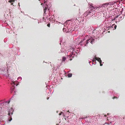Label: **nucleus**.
Listing matches in <instances>:
<instances>
[{
    "instance_id": "nucleus-30",
    "label": "nucleus",
    "mask_w": 125,
    "mask_h": 125,
    "mask_svg": "<svg viewBox=\"0 0 125 125\" xmlns=\"http://www.w3.org/2000/svg\"><path fill=\"white\" fill-rule=\"evenodd\" d=\"M69 116H68L66 118H65V119L66 120H67V119H69Z\"/></svg>"
},
{
    "instance_id": "nucleus-23",
    "label": "nucleus",
    "mask_w": 125,
    "mask_h": 125,
    "mask_svg": "<svg viewBox=\"0 0 125 125\" xmlns=\"http://www.w3.org/2000/svg\"><path fill=\"white\" fill-rule=\"evenodd\" d=\"M67 76L68 77H71L72 76V74L70 73H68L67 75Z\"/></svg>"
},
{
    "instance_id": "nucleus-27",
    "label": "nucleus",
    "mask_w": 125,
    "mask_h": 125,
    "mask_svg": "<svg viewBox=\"0 0 125 125\" xmlns=\"http://www.w3.org/2000/svg\"><path fill=\"white\" fill-rule=\"evenodd\" d=\"M63 39L62 38H61L60 39V44L61 45V43L62 42Z\"/></svg>"
},
{
    "instance_id": "nucleus-49",
    "label": "nucleus",
    "mask_w": 125,
    "mask_h": 125,
    "mask_svg": "<svg viewBox=\"0 0 125 125\" xmlns=\"http://www.w3.org/2000/svg\"><path fill=\"white\" fill-rule=\"evenodd\" d=\"M18 85V84H16V86H17Z\"/></svg>"
},
{
    "instance_id": "nucleus-56",
    "label": "nucleus",
    "mask_w": 125,
    "mask_h": 125,
    "mask_svg": "<svg viewBox=\"0 0 125 125\" xmlns=\"http://www.w3.org/2000/svg\"><path fill=\"white\" fill-rule=\"evenodd\" d=\"M124 18V17H123V18Z\"/></svg>"
},
{
    "instance_id": "nucleus-34",
    "label": "nucleus",
    "mask_w": 125,
    "mask_h": 125,
    "mask_svg": "<svg viewBox=\"0 0 125 125\" xmlns=\"http://www.w3.org/2000/svg\"><path fill=\"white\" fill-rule=\"evenodd\" d=\"M123 10H124V8H122V9L121 10V13H122V12L123 11Z\"/></svg>"
},
{
    "instance_id": "nucleus-22",
    "label": "nucleus",
    "mask_w": 125,
    "mask_h": 125,
    "mask_svg": "<svg viewBox=\"0 0 125 125\" xmlns=\"http://www.w3.org/2000/svg\"><path fill=\"white\" fill-rule=\"evenodd\" d=\"M94 60H92V65L90 63L92 62H89V63L90 65L92 66L93 64H94L93 63L94 62H95V61H94Z\"/></svg>"
},
{
    "instance_id": "nucleus-6",
    "label": "nucleus",
    "mask_w": 125,
    "mask_h": 125,
    "mask_svg": "<svg viewBox=\"0 0 125 125\" xmlns=\"http://www.w3.org/2000/svg\"><path fill=\"white\" fill-rule=\"evenodd\" d=\"M8 69L6 67H5L1 69H0V74L4 75L6 76H7Z\"/></svg>"
},
{
    "instance_id": "nucleus-35",
    "label": "nucleus",
    "mask_w": 125,
    "mask_h": 125,
    "mask_svg": "<svg viewBox=\"0 0 125 125\" xmlns=\"http://www.w3.org/2000/svg\"><path fill=\"white\" fill-rule=\"evenodd\" d=\"M116 18L115 17L114 18V19H113V20H112V21H114V20H116Z\"/></svg>"
},
{
    "instance_id": "nucleus-26",
    "label": "nucleus",
    "mask_w": 125,
    "mask_h": 125,
    "mask_svg": "<svg viewBox=\"0 0 125 125\" xmlns=\"http://www.w3.org/2000/svg\"><path fill=\"white\" fill-rule=\"evenodd\" d=\"M122 16H120L119 17V19H118V21H116L115 22L116 23H117V22H119L120 21V20L121 19H122Z\"/></svg>"
},
{
    "instance_id": "nucleus-21",
    "label": "nucleus",
    "mask_w": 125,
    "mask_h": 125,
    "mask_svg": "<svg viewBox=\"0 0 125 125\" xmlns=\"http://www.w3.org/2000/svg\"><path fill=\"white\" fill-rule=\"evenodd\" d=\"M15 0H9V2L11 3V4L13 5V3L12 2H13L15 1Z\"/></svg>"
},
{
    "instance_id": "nucleus-33",
    "label": "nucleus",
    "mask_w": 125,
    "mask_h": 125,
    "mask_svg": "<svg viewBox=\"0 0 125 125\" xmlns=\"http://www.w3.org/2000/svg\"><path fill=\"white\" fill-rule=\"evenodd\" d=\"M89 27L91 28V29H92H92H93V31H92V32H93L94 30V29L93 28V27Z\"/></svg>"
},
{
    "instance_id": "nucleus-50",
    "label": "nucleus",
    "mask_w": 125,
    "mask_h": 125,
    "mask_svg": "<svg viewBox=\"0 0 125 125\" xmlns=\"http://www.w3.org/2000/svg\"><path fill=\"white\" fill-rule=\"evenodd\" d=\"M43 3H41V5H43Z\"/></svg>"
},
{
    "instance_id": "nucleus-47",
    "label": "nucleus",
    "mask_w": 125,
    "mask_h": 125,
    "mask_svg": "<svg viewBox=\"0 0 125 125\" xmlns=\"http://www.w3.org/2000/svg\"><path fill=\"white\" fill-rule=\"evenodd\" d=\"M32 19H34V20H36V19H34V18H32Z\"/></svg>"
},
{
    "instance_id": "nucleus-24",
    "label": "nucleus",
    "mask_w": 125,
    "mask_h": 125,
    "mask_svg": "<svg viewBox=\"0 0 125 125\" xmlns=\"http://www.w3.org/2000/svg\"><path fill=\"white\" fill-rule=\"evenodd\" d=\"M99 32V31H96V34H97V35H96V39L97 38H97H99V35H98V34L99 33H98Z\"/></svg>"
},
{
    "instance_id": "nucleus-37",
    "label": "nucleus",
    "mask_w": 125,
    "mask_h": 125,
    "mask_svg": "<svg viewBox=\"0 0 125 125\" xmlns=\"http://www.w3.org/2000/svg\"><path fill=\"white\" fill-rule=\"evenodd\" d=\"M47 26H48L49 27H50V24H48L47 25Z\"/></svg>"
},
{
    "instance_id": "nucleus-43",
    "label": "nucleus",
    "mask_w": 125,
    "mask_h": 125,
    "mask_svg": "<svg viewBox=\"0 0 125 125\" xmlns=\"http://www.w3.org/2000/svg\"><path fill=\"white\" fill-rule=\"evenodd\" d=\"M72 60V58H70V59H69L70 60V61H71V60Z\"/></svg>"
},
{
    "instance_id": "nucleus-54",
    "label": "nucleus",
    "mask_w": 125,
    "mask_h": 125,
    "mask_svg": "<svg viewBox=\"0 0 125 125\" xmlns=\"http://www.w3.org/2000/svg\"><path fill=\"white\" fill-rule=\"evenodd\" d=\"M49 98H48L47 99H48Z\"/></svg>"
},
{
    "instance_id": "nucleus-10",
    "label": "nucleus",
    "mask_w": 125,
    "mask_h": 125,
    "mask_svg": "<svg viewBox=\"0 0 125 125\" xmlns=\"http://www.w3.org/2000/svg\"><path fill=\"white\" fill-rule=\"evenodd\" d=\"M7 111H8V108L7 107H6L0 110V114L3 115L5 114Z\"/></svg>"
},
{
    "instance_id": "nucleus-45",
    "label": "nucleus",
    "mask_w": 125,
    "mask_h": 125,
    "mask_svg": "<svg viewBox=\"0 0 125 125\" xmlns=\"http://www.w3.org/2000/svg\"><path fill=\"white\" fill-rule=\"evenodd\" d=\"M87 117H84V119H85V118H87Z\"/></svg>"
},
{
    "instance_id": "nucleus-48",
    "label": "nucleus",
    "mask_w": 125,
    "mask_h": 125,
    "mask_svg": "<svg viewBox=\"0 0 125 125\" xmlns=\"http://www.w3.org/2000/svg\"><path fill=\"white\" fill-rule=\"evenodd\" d=\"M116 116H115L114 117L116 118Z\"/></svg>"
},
{
    "instance_id": "nucleus-7",
    "label": "nucleus",
    "mask_w": 125,
    "mask_h": 125,
    "mask_svg": "<svg viewBox=\"0 0 125 125\" xmlns=\"http://www.w3.org/2000/svg\"><path fill=\"white\" fill-rule=\"evenodd\" d=\"M93 59L94 60V61H95L94 64H96V61L97 60L98 62H99L100 66H102L103 65V64L102 63V61L101 60L100 58L97 57H96V55H95L93 58Z\"/></svg>"
},
{
    "instance_id": "nucleus-59",
    "label": "nucleus",
    "mask_w": 125,
    "mask_h": 125,
    "mask_svg": "<svg viewBox=\"0 0 125 125\" xmlns=\"http://www.w3.org/2000/svg\"><path fill=\"white\" fill-rule=\"evenodd\" d=\"M39 0L40 1V0Z\"/></svg>"
},
{
    "instance_id": "nucleus-14",
    "label": "nucleus",
    "mask_w": 125,
    "mask_h": 125,
    "mask_svg": "<svg viewBox=\"0 0 125 125\" xmlns=\"http://www.w3.org/2000/svg\"><path fill=\"white\" fill-rule=\"evenodd\" d=\"M115 2H111L109 3H106L105 4V5L106 6H107L108 5H109L110 6L111 5H114Z\"/></svg>"
},
{
    "instance_id": "nucleus-8",
    "label": "nucleus",
    "mask_w": 125,
    "mask_h": 125,
    "mask_svg": "<svg viewBox=\"0 0 125 125\" xmlns=\"http://www.w3.org/2000/svg\"><path fill=\"white\" fill-rule=\"evenodd\" d=\"M117 27V26L115 24H113L112 26L110 25L109 26H107V25L104 27L105 28L104 29H106L107 30V31L109 30V29H112L113 27L114 28V29H116Z\"/></svg>"
},
{
    "instance_id": "nucleus-57",
    "label": "nucleus",
    "mask_w": 125,
    "mask_h": 125,
    "mask_svg": "<svg viewBox=\"0 0 125 125\" xmlns=\"http://www.w3.org/2000/svg\"><path fill=\"white\" fill-rule=\"evenodd\" d=\"M2 101H0V102H1Z\"/></svg>"
},
{
    "instance_id": "nucleus-15",
    "label": "nucleus",
    "mask_w": 125,
    "mask_h": 125,
    "mask_svg": "<svg viewBox=\"0 0 125 125\" xmlns=\"http://www.w3.org/2000/svg\"><path fill=\"white\" fill-rule=\"evenodd\" d=\"M66 48H62L60 52H59V53H62L63 52H65L66 51Z\"/></svg>"
},
{
    "instance_id": "nucleus-2",
    "label": "nucleus",
    "mask_w": 125,
    "mask_h": 125,
    "mask_svg": "<svg viewBox=\"0 0 125 125\" xmlns=\"http://www.w3.org/2000/svg\"><path fill=\"white\" fill-rule=\"evenodd\" d=\"M43 0L44 2L42 6L43 9V15L44 16L46 14V12L47 9H48L49 11L50 10V8L51 6L52 5L51 2H49L50 0H47V1H45V0Z\"/></svg>"
},
{
    "instance_id": "nucleus-40",
    "label": "nucleus",
    "mask_w": 125,
    "mask_h": 125,
    "mask_svg": "<svg viewBox=\"0 0 125 125\" xmlns=\"http://www.w3.org/2000/svg\"><path fill=\"white\" fill-rule=\"evenodd\" d=\"M105 32V31L104 30L103 31V32L102 33V34H104V33Z\"/></svg>"
},
{
    "instance_id": "nucleus-32",
    "label": "nucleus",
    "mask_w": 125,
    "mask_h": 125,
    "mask_svg": "<svg viewBox=\"0 0 125 125\" xmlns=\"http://www.w3.org/2000/svg\"><path fill=\"white\" fill-rule=\"evenodd\" d=\"M16 92H17L16 91H14V94L13 95V96H14L15 95H16Z\"/></svg>"
},
{
    "instance_id": "nucleus-12",
    "label": "nucleus",
    "mask_w": 125,
    "mask_h": 125,
    "mask_svg": "<svg viewBox=\"0 0 125 125\" xmlns=\"http://www.w3.org/2000/svg\"><path fill=\"white\" fill-rule=\"evenodd\" d=\"M84 18L83 17H79L76 19V21H78L79 23H81L82 21H83L84 20Z\"/></svg>"
},
{
    "instance_id": "nucleus-42",
    "label": "nucleus",
    "mask_w": 125,
    "mask_h": 125,
    "mask_svg": "<svg viewBox=\"0 0 125 125\" xmlns=\"http://www.w3.org/2000/svg\"><path fill=\"white\" fill-rule=\"evenodd\" d=\"M24 15H27V16H28V15L27 14H24Z\"/></svg>"
},
{
    "instance_id": "nucleus-58",
    "label": "nucleus",
    "mask_w": 125,
    "mask_h": 125,
    "mask_svg": "<svg viewBox=\"0 0 125 125\" xmlns=\"http://www.w3.org/2000/svg\"><path fill=\"white\" fill-rule=\"evenodd\" d=\"M38 23H39V22H38Z\"/></svg>"
},
{
    "instance_id": "nucleus-38",
    "label": "nucleus",
    "mask_w": 125,
    "mask_h": 125,
    "mask_svg": "<svg viewBox=\"0 0 125 125\" xmlns=\"http://www.w3.org/2000/svg\"><path fill=\"white\" fill-rule=\"evenodd\" d=\"M62 112H61L59 114V115H61L62 114Z\"/></svg>"
},
{
    "instance_id": "nucleus-19",
    "label": "nucleus",
    "mask_w": 125,
    "mask_h": 125,
    "mask_svg": "<svg viewBox=\"0 0 125 125\" xmlns=\"http://www.w3.org/2000/svg\"><path fill=\"white\" fill-rule=\"evenodd\" d=\"M15 89V88L14 87V86H13L12 87H11L10 88V90H11V93H12V92H13V91L14 90V89Z\"/></svg>"
},
{
    "instance_id": "nucleus-13",
    "label": "nucleus",
    "mask_w": 125,
    "mask_h": 125,
    "mask_svg": "<svg viewBox=\"0 0 125 125\" xmlns=\"http://www.w3.org/2000/svg\"><path fill=\"white\" fill-rule=\"evenodd\" d=\"M70 21L71 22V24H72V22L74 23V22H77V21H76V19H75H75H72L71 20H68L66 21V22H65V24H66L67 23H68V21ZM70 23H71V22Z\"/></svg>"
},
{
    "instance_id": "nucleus-31",
    "label": "nucleus",
    "mask_w": 125,
    "mask_h": 125,
    "mask_svg": "<svg viewBox=\"0 0 125 125\" xmlns=\"http://www.w3.org/2000/svg\"><path fill=\"white\" fill-rule=\"evenodd\" d=\"M19 79H21V80H22V77H19L18 78H17V79L18 80Z\"/></svg>"
},
{
    "instance_id": "nucleus-46",
    "label": "nucleus",
    "mask_w": 125,
    "mask_h": 125,
    "mask_svg": "<svg viewBox=\"0 0 125 125\" xmlns=\"http://www.w3.org/2000/svg\"><path fill=\"white\" fill-rule=\"evenodd\" d=\"M21 12L23 13L24 14V12H23L22 11H21Z\"/></svg>"
},
{
    "instance_id": "nucleus-5",
    "label": "nucleus",
    "mask_w": 125,
    "mask_h": 125,
    "mask_svg": "<svg viewBox=\"0 0 125 125\" xmlns=\"http://www.w3.org/2000/svg\"><path fill=\"white\" fill-rule=\"evenodd\" d=\"M90 42L91 43L93 44L95 42V40L93 38V37L92 36H90L89 38V39L86 40L85 42V43H86L85 44H84V46H87V44Z\"/></svg>"
},
{
    "instance_id": "nucleus-17",
    "label": "nucleus",
    "mask_w": 125,
    "mask_h": 125,
    "mask_svg": "<svg viewBox=\"0 0 125 125\" xmlns=\"http://www.w3.org/2000/svg\"><path fill=\"white\" fill-rule=\"evenodd\" d=\"M114 118L113 117H108L107 118V121L111 120V119H113Z\"/></svg>"
},
{
    "instance_id": "nucleus-20",
    "label": "nucleus",
    "mask_w": 125,
    "mask_h": 125,
    "mask_svg": "<svg viewBox=\"0 0 125 125\" xmlns=\"http://www.w3.org/2000/svg\"><path fill=\"white\" fill-rule=\"evenodd\" d=\"M1 104H2V106L3 107H4L5 105H6L7 104H6V103L5 102H4L2 103H1Z\"/></svg>"
},
{
    "instance_id": "nucleus-52",
    "label": "nucleus",
    "mask_w": 125,
    "mask_h": 125,
    "mask_svg": "<svg viewBox=\"0 0 125 125\" xmlns=\"http://www.w3.org/2000/svg\"><path fill=\"white\" fill-rule=\"evenodd\" d=\"M13 96L11 97V98H13Z\"/></svg>"
},
{
    "instance_id": "nucleus-4",
    "label": "nucleus",
    "mask_w": 125,
    "mask_h": 125,
    "mask_svg": "<svg viewBox=\"0 0 125 125\" xmlns=\"http://www.w3.org/2000/svg\"><path fill=\"white\" fill-rule=\"evenodd\" d=\"M14 112V109L12 108H11L9 110H8V115L9 117L8 119L6 121L7 123H9L12 120V115L13 114Z\"/></svg>"
},
{
    "instance_id": "nucleus-44",
    "label": "nucleus",
    "mask_w": 125,
    "mask_h": 125,
    "mask_svg": "<svg viewBox=\"0 0 125 125\" xmlns=\"http://www.w3.org/2000/svg\"><path fill=\"white\" fill-rule=\"evenodd\" d=\"M93 13H94V12H93V13H91V14H92V15H92V14H93Z\"/></svg>"
},
{
    "instance_id": "nucleus-3",
    "label": "nucleus",
    "mask_w": 125,
    "mask_h": 125,
    "mask_svg": "<svg viewBox=\"0 0 125 125\" xmlns=\"http://www.w3.org/2000/svg\"><path fill=\"white\" fill-rule=\"evenodd\" d=\"M92 4L90 5L89 6L90 8L89 10L84 13L83 14L84 16L86 17L89 15H91V13L95 11V8L92 6Z\"/></svg>"
},
{
    "instance_id": "nucleus-1",
    "label": "nucleus",
    "mask_w": 125,
    "mask_h": 125,
    "mask_svg": "<svg viewBox=\"0 0 125 125\" xmlns=\"http://www.w3.org/2000/svg\"><path fill=\"white\" fill-rule=\"evenodd\" d=\"M70 49L67 52V58H69L71 57L73 58L74 56H77V54L79 53L80 49L79 48H74L72 47H70Z\"/></svg>"
},
{
    "instance_id": "nucleus-36",
    "label": "nucleus",
    "mask_w": 125,
    "mask_h": 125,
    "mask_svg": "<svg viewBox=\"0 0 125 125\" xmlns=\"http://www.w3.org/2000/svg\"><path fill=\"white\" fill-rule=\"evenodd\" d=\"M13 84L14 85H15V83L14 82H13L11 84Z\"/></svg>"
},
{
    "instance_id": "nucleus-41",
    "label": "nucleus",
    "mask_w": 125,
    "mask_h": 125,
    "mask_svg": "<svg viewBox=\"0 0 125 125\" xmlns=\"http://www.w3.org/2000/svg\"><path fill=\"white\" fill-rule=\"evenodd\" d=\"M28 16L29 17H30V18H31V17L30 16H29V15H28Z\"/></svg>"
},
{
    "instance_id": "nucleus-51",
    "label": "nucleus",
    "mask_w": 125,
    "mask_h": 125,
    "mask_svg": "<svg viewBox=\"0 0 125 125\" xmlns=\"http://www.w3.org/2000/svg\"><path fill=\"white\" fill-rule=\"evenodd\" d=\"M107 115H109V113H108V114H107Z\"/></svg>"
},
{
    "instance_id": "nucleus-18",
    "label": "nucleus",
    "mask_w": 125,
    "mask_h": 125,
    "mask_svg": "<svg viewBox=\"0 0 125 125\" xmlns=\"http://www.w3.org/2000/svg\"><path fill=\"white\" fill-rule=\"evenodd\" d=\"M66 58L65 57H62V62H63L65 61V60L66 59Z\"/></svg>"
},
{
    "instance_id": "nucleus-39",
    "label": "nucleus",
    "mask_w": 125,
    "mask_h": 125,
    "mask_svg": "<svg viewBox=\"0 0 125 125\" xmlns=\"http://www.w3.org/2000/svg\"><path fill=\"white\" fill-rule=\"evenodd\" d=\"M118 16H119V15H117L116 16V17H115L116 18L118 17Z\"/></svg>"
},
{
    "instance_id": "nucleus-11",
    "label": "nucleus",
    "mask_w": 125,
    "mask_h": 125,
    "mask_svg": "<svg viewBox=\"0 0 125 125\" xmlns=\"http://www.w3.org/2000/svg\"><path fill=\"white\" fill-rule=\"evenodd\" d=\"M87 36H87L85 37L83 39V40L81 41L79 43L81 44V46H83L84 47V44H85L86 43H85V42L84 41L87 39Z\"/></svg>"
},
{
    "instance_id": "nucleus-25",
    "label": "nucleus",
    "mask_w": 125,
    "mask_h": 125,
    "mask_svg": "<svg viewBox=\"0 0 125 125\" xmlns=\"http://www.w3.org/2000/svg\"><path fill=\"white\" fill-rule=\"evenodd\" d=\"M67 29H66V28H63V31H65L66 32H68V31L67 30Z\"/></svg>"
},
{
    "instance_id": "nucleus-9",
    "label": "nucleus",
    "mask_w": 125,
    "mask_h": 125,
    "mask_svg": "<svg viewBox=\"0 0 125 125\" xmlns=\"http://www.w3.org/2000/svg\"><path fill=\"white\" fill-rule=\"evenodd\" d=\"M108 93H109V94L110 95L112 96H113L112 97V98L113 99H114L115 98L117 99L118 98V97H119V95H117V96L115 97V95H116V93H114V94H113L114 92L113 91H109L108 92Z\"/></svg>"
},
{
    "instance_id": "nucleus-29",
    "label": "nucleus",
    "mask_w": 125,
    "mask_h": 125,
    "mask_svg": "<svg viewBox=\"0 0 125 125\" xmlns=\"http://www.w3.org/2000/svg\"><path fill=\"white\" fill-rule=\"evenodd\" d=\"M10 102V100H9V101H6V102H6V104H8Z\"/></svg>"
},
{
    "instance_id": "nucleus-16",
    "label": "nucleus",
    "mask_w": 125,
    "mask_h": 125,
    "mask_svg": "<svg viewBox=\"0 0 125 125\" xmlns=\"http://www.w3.org/2000/svg\"><path fill=\"white\" fill-rule=\"evenodd\" d=\"M107 117V115H104L103 114L101 116V117L103 119H106V117Z\"/></svg>"
},
{
    "instance_id": "nucleus-55",
    "label": "nucleus",
    "mask_w": 125,
    "mask_h": 125,
    "mask_svg": "<svg viewBox=\"0 0 125 125\" xmlns=\"http://www.w3.org/2000/svg\"><path fill=\"white\" fill-rule=\"evenodd\" d=\"M108 32H110V31H108Z\"/></svg>"
},
{
    "instance_id": "nucleus-28",
    "label": "nucleus",
    "mask_w": 125,
    "mask_h": 125,
    "mask_svg": "<svg viewBox=\"0 0 125 125\" xmlns=\"http://www.w3.org/2000/svg\"><path fill=\"white\" fill-rule=\"evenodd\" d=\"M113 121H111V122H110V123L109 124V123H107L106 122H105V124H103V125H104L105 124H108V125H109V124H111L112 123V122H113Z\"/></svg>"
},
{
    "instance_id": "nucleus-53",
    "label": "nucleus",
    "mask_w": 125,
    "mask_h": 125,
    "mask_svg": "<svg viewBox=\"0 0 125 125\" xmlns=\"http://www.w3.org/2000/svg\"><path fill=\"white\" fill-rule=\"evenodd\" d=\"M56 125H59V124H56Z\"/></svg>"
}]
</instances>
